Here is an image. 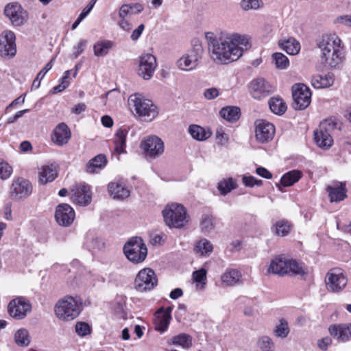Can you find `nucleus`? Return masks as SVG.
Returning <instances> with one entry per match:
<instances>
[{
    "mask_svg": "<svg viewBox=\"0 0 351 351\" xmlns=\"http://www.w3.org/2000/svg\"><path fill=\"white\" fill-rule=\"evenodd\" d=\"M211 59L218 64H227L237 60L243 54V47L249 45L247 38L234 34L226 38L217 37L213 32L205 35Z\"/></svg>",
    "mask_w": 351,
    "mask_h": 351,
    "instance_id": "1",
    "label": "nucleus"
},
{
    "mask_svg": "<svg viewBox=\"0 0 351 351\" xmlns=\"http://www.w3.org/2000/svg\"><path fill=\"white\" fill-rule=\"evenodd\" d=\"M128 104L135 111L136 115L143 121H152L158 114V108L152 101L145 98L141 94L130 95Z\"/></svg>",
    "mask_w": 351,
    "mask_h": 351,
    "instance_id": "2",
    "label": "nucleus"
},
{
    "mask_svg": "<svg viewBox=\"0 0 351 351\" xmlns=\"http://www.w3.org/2000/svg\"><path fill=\"white\" fill-rule=\"evenodd\" d=\"M82 310V301L78 298L64 296L54 306L56 316L62 321H71L75 319Z\"/></svg>",
    "mask_w": 351,
    "mask_h": 351,
    "instance_id": "3",
    "label": "nucleus"
},
{
    "mask_svg": "<svg viewBox=\"0 0 351 351\" xmlns=\"http://www.w3.org/2000/svg\"><path fill=\"white\" fill-rule=\"evenodd\" d=\"M162 213L165 224L170 228H182L189 220L186 208L179 204L167 205Z\"/></svg>",
    "mask_w": 351,
    "mask_h": 351,
    "instance_id": "4",
    "label": "nucleus"
},
{
    "mask_svg": "<svg viewBox=\"0 0 351 351\" xmlns=\"http://www.w3.org/2000/svg\"><path fill=\"white\" fill-rule=\"evenodd\" d=\"M204 53V48L199 40L193 43L192 48L184 53L177 61L179 69L184 71H191L195 69Z\"/></svg>",
    "mask_w": 351,
    "mask_h": 351,
    "instance_id": "5",
    "label": "nucleus"
},
{
    "mask_svg": "<svg viewBox=\"0 0 351 351\" xmlns=\"http://www.w3.org/2000/svg\"><path fill=\"white\" fill-rule=\"evenodd\" d=\"M123 253L132 263H143L147 255V248L143 239L138 237L130 238L124 245Z\"/></svg>",
    "mask_w": 351,
    "mask_h": 351,
    "instance_id": "6",
    "label": "nucleus"
},
{
    "mask_svg": "<svg viewBox=\"0 0 351 351\" xmlns=\"http://www.w3.org/2000/svg\"><path fill=\"white\" fill-rule=\"evenodd\" d=\"M325 282L328 291L339 293L346 288L348 284V278L342 269L332 268L326 274Z\"/></svg>",
    "mask_w": 351,
    "mask_h": 351,
    "instance_id": "7",
    "label": "nucleus"
},
{
    "mask_svg": "<svg viewBox=\"0 0 351 351\" xmlns=\"http://www.w3.org/2000/svg\"><path fill=\"white\" fill-rule=\"evenodd\" d=\"M335 128V123L331 120H324L314 132V139L316 144L322 149H328L333 144L331 132Z\"/></svg>",
    "mask_w": 351,
    "mask_h": 351,
    "instance_id": "8",
    "label": "nucleus"
},
{
    "mask_svg": "<svg viewBox=\"0 0 351 351\" xmlns=\"http://www.w3.org/2000/svg\"><path fill=\"white\" fill-rule=\"evenodd\" d=\"M158 284V279L154 271L150 268H144L138 271L134 287L138 292L152 290Z\"/></svg>",
    "mask_w": 351,
    "mask_h": 351,
    "instance_id": "9",
    "label": "nucleus"
},
{
    "mask_svg": "<svg viewBox=\"0 0 351 351\" xmlns=\"http://www.w3.org/2000/svg\"><path fill=\"white\" fill-rule=\"evenodd\" d=\"M293 108L297 110L306 109L311 101V91L304 84H298L292 88Z\"/></svg>",
    "mask_w": 351,
    "mask_h": 351,
    "instance_id": "10",
    "label": "nucleus"
},
{
    "mask_svg": "<svg viewBox=\"0 0 351 351\" xmlns=\"http://www.w3.org/2000/svg\"><path fill=\"white\" fill-rule=\"evenodd\" d=\"M32 311L29 300L23 296L16 297L10 301L8 305V314L15 319H23Z\"/></svg>",
    "mask_w": 351,
    "mask_h": 351,
    "instance_id": "11",
    "label": "nucleus"
},
{
    "mask_svg": "<svg viewBox=\"0 0 351 351\" xmlns=\"http://www.w3.org/2000/svg\"><path fill=\"white\" fill-rule=\"evenodd\" d=\"M249 93L255 99L260 100L274 92V87L264 78L258 77L249 84Z\"/></svg>",
    "mask_w": 351,
    "mask_h": 351,
    "instance_id": "12",
    "label": "nucleus"
},
{
    "mask_svg": "<svg viewBox=\"0 0 351 351\" xmlns=\"http://www.w3.org/2000/svg\"><path fill=\"white\" fill-rule=\"evenodd\" d=\"M141 147L145 156L151 158H158L164 152L163 141L156 136H150L143 141Z\"/></svg>",
    "mask_w": 351,
    "mask_h": 351,
    "instance_id": "13",
    "label": "nucleus"
},
{
    "mask_svg": "<svg viewBox=\"0 0 351 351\" xmlns=\"http://www.w3.org/2000/svg\"><path fill=\"white\" fill-rule=\"evenodd\" d=\"M10 193L12 198L15 200H21L32 194V186L27 180L18 178L12 181Z\"/></svg>",
    "mask_w": 351,
    "mask_h": 351,
    "instance_id": "14",
    "label": "nucleus"
},
{
    "mask_svg": "<svg viewBox=\"0 0 351 351\" xmlns=\"http://www.w3.org/2000/svg\"><path fill=\"white\" fill-rule=\"evenodd\" d=\"M157 63L155 56L145 53L139 57L138 74L145 80H149L154 73Z\"/></svg>",
    "mask_w": 351,
    "mask_h": 351,
    "instance_id": "15",
    "label": "nucleus"
},
{
    "mask_svg": "<svg viewBox=\"0 0 351 351\" xmlns=\"http://www.w3.org/2000/svg\"><path fill=\"white\" fill-rule=\"evenodd\" d=\"M4 14L15 26L23 25L27 19L26 11L17 3L8 4L5 8Z\"/></svg>",
    "mask_w": 351,
    "mask_h": 351,
    "instance_id": "16",
    "label": "nucleus"
},
{
    "mask_svg": "<svg viewBox=\"0 0 351 351\" xmlns=\"http://www.w3.org/2000/svg\"><path fill=\"white\" fill-rule=\"evenodd\" d=\"M91 192L87 184H80L71 189V201L80 206H87L91 202Z\"/></svg>",
    "mask_w": 351,
    "mask_h": 351,
    "instance_id": "17",
    "label": "nucleus"
},
{
    "mask_svg": "<svg viewBox=\"0 0 351 351\" xmlns=\"http://www.w3.org/2000/svg\"><path fill=\"white\" fill-rule=\"evenodd\" d=\"M15 34L11 31H4L0 35L1 56H14L16 52Z\"/></svg>",
    "mask_w": 351,
    "mask_h": 351,
    "instance_id": "18",
    "label": "nucleus"
},
{
    "mask_svg": "<svg viewBox=\"0 0 351 351\" xmlns=\"http://www.w3.org/2000/svg\"><path fill=\"white\" fill-rule=\"evenodd\" d=\"M75 213L67 204H60L56 209L55 218L57 223L62 226H69L74 221Z\"/></svg>",
    "mask_w": 351,
    "mask_h": 351,
    "instance_id": "19",
    "label": "nucleus"
},
{
    "mask_svg": "<svg viewBox=\"0 0 351 351\" xmlns=\"http://www.w3.org/2000/svg\"><path fill=\"white\" fill-rule=\"evenodd\" d=\"M275 134V128L273 124L263 120L256 123L255 136L256 140L261 143H267L272 140Z\"/></svg>",
    "mask_w": 351,
    "mask_h": 351,
    "instance_id": "20",
    "label": "nucleus"
},
{
    "mask_svg": "<svg viewBox=\"0 0 351 351\" xmlns=\"http://www.w3.org/2000/svg\"><path fill=\"white\" fill-rule=\"evenodd\" d=\"M51 138L53 143L62 147L66 145L71 139V130L65 123H60L53 130Z\"/></svg>",
    "mask_w": 351,
    "mask_h": 351,
    "instance_id": "21",
    "label": "nucleus"
},
{
    "mask_svg": "<svg viewBox=\"0 0 351 351\" xmlns=\"http://www.w3.org/2000/svg\"><path fill=\"white\" fill-rule=\"evenodd\" d=\"M328 332L331 336L340 342L351 340V324L344 323L330 325Z\"/></svg>",
    "mask_w": 351,
    "mask_h": 351,
    "instance_id": "22",
    "label": "nucleus"
},
{
    "mask_svg": "<svg viewBox=\"0 0 351 351\" xmlns=\"http://www.w3.org/2000/svg\"><path fill=\"white\" fill-rule=\"evenodd\" d=\"M318 48L322 53L343 49L341 40L335 34L324 35L318 43Z\"/></svg>",
    "mask_w": 351,
    "mask_h": 351,
    "instance_id": "23",
    "label": "nucleus"
},
{
    "mask_svg": "<svg viewBox=\"0 0 351 351\" xmlns=\"http://www.w3.org/2000/svg\"><path fill=\"white\" fill-rule=\"evenodd\" d=\"M311 82L315 88H327L334 84L335 75L331 72L315 74L312 76Z\"/></svg>",
    "mask_w": 351,
    "mask_h": 351,
    "instance_id": "24",
    "label": "nucleus"
},
{
    "mask_svg": "<svg viewBox=\"0 0 351 351\" xmlns=\"http://www.w3.org/2000/svg\"><path fill=\"white\" fill-rule=\"evenodd\" d=\"M343 49L321 54L322 61L326 66L330 68L338 66L343 62Z\"/></svg>",
    "mask_w": 351,
    "mask_h": 351,
    "instance_id": "25",
    "label": "nucleus"
},
{
    "mask_svg": "<svg viewBox=\"0 0 351 351\" xmlns=\"http://www.w3.org/2000/svg\"><path fill=\"white\" fill-rule=\"evenodd\" d=\"M287 261L288 258L285 256H279L273 259L267 269V274H278L284 276L287 274Z\"/></svg>",
    "mask_w": 351,
    "mask_h": 351,
    "instance_id": "26",
    "label": "nucleus"
},
{
    "mask_svg": "<svg viewBox=\"0 0 351 351\" xmlns=\"http://www.w3.org/2000/svg\"><path fill=\"white\" fill-rule=\"evenodd\" d=\"M242 274L241 271L237 269H228L221 275V280L223 284L226 286H236L243 283Z\"/></svg>",
    "mask_w": 351,
    "mask_h": 351,
    "instance_id": "27",
    "label": "nucleus"
},
{
    "mask_svg": "<svg viewBox=\"0 0 351 351\" xmlns=\"http://www.w3.org/2000/svg\"><path fill=\"white\" fill-rule=\"evenodd\" d=\"M108 191L115 199H124L130 195L129 189L122 182H110L108 184Z\"/></svg>",
    "mask_w": 351,
    "mask_h": 351,
    "instance_id": "28",
    "label": "nucleus"
},
{
    "mask_svg": "<svg viewBox=\"0 0 351 351\" xmlns=\"http://www.w3.org/2000/svg\"><path fill=\"white\" fill-rule=\"evenodd\" d=\"M331 202H339L346 197V184L340 182L336 186H328L326 188Z\"/></svg>",
    "mask_w": 351,
    "mask_h": 351,
    "instance_id": "29",
    "label": "nucleus"
},
{
    "mask_svg": "<svg viewBox=\"0 0 351 351\" xmlns=\"http://www.w3.org/2000/svg\"><path fill=\"white\" fill-rule=\"evenodd\" d=\"M107 164V158L104 154H98L89 160L86 165V172L89 173H98Z\"/></svg>",
    "mask_w": 351,
    "mask_h": 351,
    "instance_id": "30",
    "label": "nucleus"
},
{
    "mask_svg": "<svg viewBox=\"0 0 351 351\" xmlns=\"http://www.w3.org/2000/svg\"><path fill=\"white\" fill-rule=\"evenodd\" d=\"M57 175V170L52 165H45L39 170L38 181L41 184H46L54 180Z\"/></svg>",
    "mask_w": 351,
    "mask_h": 351,
    "instance_id": "31",
    "label": "nucleus"
},
{
    "mask_svg": "<svg viewBox=\"0 0 351 351\" xmlns=\"http://www.w3.org/2000/svg\"><path fill=\"white\" fill-rule=\"evenodd\" d=\"M279 47L289 55H296L300 50V44L293 37L278 40Z\"/></svg>",
    "mask_w": 351,
    "mask_h": 351,
    "instance_id": "32",
    "label": "nucleus"
},
{
    "mask_svg": "<svg viewBox=\"0 0 351 351\" xmlns=\"http://www.w3.org/2000/svg\"><path fill=\"white\" fill-rule=\"evenodd\" d=\"M170 319L171 315L168 312H163L162 310L157 311L154 319L155 329L160 332H164L169 326Z\"/></svg>",
    "mask_w": 351,
    "mask_h": 351,
    "instance_id": "33",
    "label": "nucleus"
},
{
    "mask_svg": "<svg viewBox=\"0 0 351 351\" xmlns=\"http://www.w3.org/2000/svg\"><path fill=\"white\" fill-rule=\"evenodd\" d=\"M127 134L128 130L126 129L120 128L114 135V152L119 155L125 152Z\"/></svg>",
    "mask_w": 351,
    "mask_h": 351,
    "instance_id": "34",
    "label": "nucleus"
},
{
    "mask_svg": "<svg viewBox=\"0 0 351 351\" xmlns=\"http://www.w3.org/2000/svg\"><path fill=\"white\" fill-rule=\"evenodd\" d=\"M114 45V43L110 40H99L93 45L94 55L97 57L106 56Z\"/></svg>",
    "mask_w": 351,
    "mask_h": 351,
    "instance_id": "35",
    "label": "nucleus"
},
{
    "mask_svg": "<svg viewBox=\"0 0 351 351\" xmlns=\"http://www.w3.org/2000/svg\"><path fill=\"white\" fill-rule=\"evenodd\" d=\"M189 132L194 139L197 141H205L211 135L209 130H206L204 128L195 124L189 126Z\"/></svg>",
    "mask_w": 351,
    "mask_h": 351,
    "instance_id": "36",
    "label": "nucleus"
},
{
    "mask_svg": "<svg viewBox=\"0 0 351 351\" xmlns=\"http://www.w3.org/2000/svg\"><path fill=\"white\" fill-rule=\"evenodd\" d=\"M200 229L202 232L208 234L213 232L215 228V218L211 215L205 214L202 216Z\"/></svg>",
    "mask_w": 351,
    "mask_h": 351,
    "instance_id": "37",
    "label": "nucleus"
},
{
    "mask_svg": "<svg viewBox=\"0 0 351 351\" xmlns=\"http://www.w3.org/2000/svg\"><path fill=\"white\" fill-rule=\"evenodd\" d=\"M219 114L224 119L230 122H234L239 118L240 109L238 107L227 106L223 108Z\"/></svg>",
    "mask_w": 351,
    "mask_h": 351,
    "instance_id": "38",
    "label": "nucleus"
},
{
    "mask_svg": "<svg viewBox=\"0 0 351 351\" xmlns=\"http://www.w3.org/2000/svg\"><path fill=\"white\" fill-rule=\"evenodd\" d=\"M302 176L301 171L293 170L284 174L280 179V182L284 186H290L297 182Z\"/></svg>",
    "mask_w": 351,
    "mask_h": 351,
    "instance_id": "39",
    "label": "nucleus"
},
{
    "mask_svg": "<svg viewBox=\"0 0 351 351\" xmlns=\"http://www.w3.org/2000/svg\"><path fill=\"white\" fill-rule=\"evenodd\" d=\"M287 274L304 276L306 274V269L295 260L288 258Z\"/></svg>",
    "mask_w": 351,
    "mask_h": 351,
    "instance_id": "40",
    "label": "nucleus"
},
{
    "mask_svg": "<svg viewBox=\"0 0 351 351\" xmlns=\"http://www.w3.org/2000/svg\"><path fill=\"white\" fill-rule=\"evenodd\" d=\"M14 341L19 346H29L31 339L28 330L24 328L19 329L14 334Z\"/></svg>",
    "mask_w": 351,
    "mask_h": 351,
    "instance_id": "41",
    "label": "nucleus"
},
{
    "mask_svg": "<svg viewBox=\"0 0 351 351\" xmlns=\"http://www.w3.org/2000/svg\"><path fill=\"white\" fill-rule=\"evenodd\" d=\"M237 187V184L232 178L221 180L218 183L217 186V189L222 195H227L232 190L235 189Z\"/></svg>",
    "mask_w": 351,
    "mask_h": 351,
    "instance_id": "42",
    "label": "nucleus"
},
{
    "mask_svg": "<svg viewBox=\"0 0 351 351\" xmlns=\"http://www.w3.org/2000/svg\"><path fill=\"white\" fill-rule=\"evenodd\" d=\"M270 110L276 114H282L287 110V106L280 98L273 97L269 101Z\"/></svg>",
    "mask_w": 351,
    "mask_h": 351,
    "instance_id": "43",
    "label": "nucleus"
},
{
    "mask_svg": "<svg viewBox=\"0 0 351 351\" xmlns=\"http://www.w3.org/2000/svg\"><path fill=\"white\" fill-rule=\"evenodd\" d=\"M171 343L175 346H180L184 348H189L192 346V338L187 334L182 333L173 337Z\"/></svg>",
    "mask_w": 351,
    "mask_h": 351,
    "instance_id": "44",
    "label": "nucleus"
},
{
    "mask_svg": "<svg viewBox=\"0 0 351 351\" xmlns=\"http://www.w3.org/2000/svg\"><path fill=\"white\" fill-rule=\"evenodd\" d=\"M289 331L288 322L285 319H281L275 326L274 333L276 337L285 339L288 336Z\"/></svg>",
    "mask_w": 351,
    "mask_h": 351,
    "instance_id": "45",
    "label": "nucleus"
},
{
    "mask_svg": "<svg viewBox=\"0 0 351 351\" xmlns=\"http://www.w3.org/2000/svg\"><path fill=\"white\" fill-rule=\"evenodd\" d=\"M257 346L261 351H275V344L268 336H262L257 340Z\"/></svg>",
    "mask_w": 351,
    "mask_h": 351,
    "instance_id": "46",
    "label": "nucleus"
},
{
    "mask_svg": "<svg viewBox=\"0 0 351 351\" xmlns=\"http://www.w3.org/2000/svg\"><path fill=\"white\" fill-rule=\"evenodd\" d=\"M213 245L206 239H201L195 245L196 252L200 253L202 255L210 254L213 252Z\"/></svg>",
    "mask_w": 351,
    "mask_h": 351,
    "instance_id": "47",
    "label": "nucleus"
},
{
    "mask_svg": "<svg viewBox=\"0 0 351 351\" xmlns=\"http://www.w3.org/2000/svg\"><path fill=\"white\" fill-rule=\"evenodd\" d=\"M275 233L278 236L285 237L289 234L291 230V224L285 220L277 221L274 224Z\"/></svg>",
    "mask_w": 351,
    "mask_h": 351,
    "instance_id": "48",
    "label": "nucleus"
},
{
    "mask_svg": "<svg viewBox=\"0 0 351 351\" xmlns=\"http://www.w3.org/2000/svg\"><path fill=\"white\" fill-rule=\"evenodd\" d=\"M273 62L279 69H285L289 65L288 58L282 53H275L272 56Z\"/></svg>",
    "mask_w": 351,
    "mask_h": 351,
    "instance_id": "49",
    "label": "nucleus"
},
{
    "mask_svg": "<svg viewBox=\"0 0 351 351\" xmlns=\"http://www.w3.org/2000/svg\"><path fill=\"white\" fill-rule=\"evenodd\" d=\"M261 0H242L240 3L241 7L244 10H256L262 5Z\"/></svg>",
    "mask_w": 351,
    "mask_h": 351,
    "instance_id": "50",
    "label": "nucleus"
},
{
    "mask_svg": "<svg viewBox=\"0 0 351 351\" xmlns=\"http://www.w3.org/2000/svg\"><path fill=\"white\" fill-rule=\"evenodd\" d=\"M75 332L81 337L90 334L91 328L88 324L83 322H78L75 324Z\"/></svg>",
    "mask_w": 351,
    "mask_h": 351,
    "instance_id": "51",
    "label": "nucleus"
},
{
    "mask_svg": "<svg viewBox=\"0 0 351 351\" xmlns=\"http://www.w3.org/2000/svg\"><path fill=\"white\" fill-rule=\"evenodd\" d=\"M193 279L195 282L202 284L201 288H204L206 281V270L204 268H202L197 271H194L193 273Z\"/></svg>",
    "mask_w": 351,
    "mask_h": 351,
    "instance_id": "52",
    "label": "nucleus"
},
{
    "mask_svg": "<svg viewBox=\"0 0 351 351\" xmlns=\"http://www.w3.org/2000/svg\"><path fill=\"white\" fill-rule=\"evenodd\" d=\"M12 173V167L6 162H0V179H8Z\"/></svg>",
    "mask_w": 351,
    "mask_h": 351,
    "instance_id": "53",
    "label": "nucleus"
},
{
    "mask_svg": "<svg viewBox=\"0 0 351 351\" xmlns=\"http://www.w3.org/2000/svg\"><path fill=\"white\" fill-rule=\"evenodd\" d=\"M243 184L247 187H253L254 186H261L263 181L258 180L252 176H243L242 178Z\"/></svg>",
    "mask_w": 351,
    "mask_h": 351,
    "instance_id": "54",
    "label": "nucleus"
},
{
    "mask_svg": "<svg viewBox=\"0 0 351 351\" xmlns=\"http://www.w3.org/2000/svg\"><path fill=\"white\" fill-rule=\"evenodd\" d=\"M219 95V90L215 87L205 89L204 96L206 99L211 100L217 98Z\"/></svg>",
    "mask_w": 351,
    "mask_h": 351,
    "instance_id": "55",
    "label": "nucleus"
},
{
    "mask_svg": "<svg viewBox=\"0 0 351 351\" xmlns=\"http://www.w3.org/2000/svg\"><path fill=\"white\" fill-rule=\"evenodd\" d=\"M87 41L86 40H80L77 45H75L73 48L74 51L73 53V56L74 58H77L84 51L86 46Z\"/></svg>",
    "mask_w": 351,
    "mask_h": 351,
    "instance_id": "56",
    "label": "nucleus"
},
{
    "mask_svg": "<svg viewBox=\"0 0 351 351\" xmlns=\"http://www.w3.org/2000/svg\"><path fill=\"white\" fill-rule=\"evenodd\" d=\"M216 138L221 145L226 144L228 141V137L222 128H218L217 130Z\"/></svg>",
    "mask_w": 351,
    "mask_h": 351,
    "instance_id": "57",
    "label": "nucleus"
},
{
    "mask_svg": "<svg viewBox=\"0 0 351 351\" xmlns=\"http://www.w3.org/2000/svg\"><path fill=\"white\" fill-rule=\"evenodd\" d=\"M55 58H52L45 67L38 73V78L43 80L46 73L52 68L54 64Z\"/></svg>",
    "mask_w": 351,
    "mask_h": 351,
    "instance_id": "58",
    "label": "nucleus"
},
{
    "mask_svg": "<svg viewBox=\"0 0 351 351\" xmlns=\"http://www.w3.org/2000/svg\"><path fill=\"white\" fill-rule=\"evenodd\" d=\"M332 343V340L330 337H326L318 341V346L322 350H326L329 346Z\"/></svg>",
    "mask_w": 351,
    "mask_h": 351,
    "instance_id": "59",
    "label": "nucleus"
},
{
    "mask_svg": "<svg viewBox=\"0 0 351 351\" xmlns=\"http://www.w3.org/2000/svg\"><path fill=\"white\" fill-rule=\"evenodd\" d=\"M256 172L258 176H260L264 178L271 179L272 178V174L265 167H258L256 169Z\"/></svg>",
    "mask_w": 351,
    "mask_h": 351,
    "instance_id": "60",
    "label": "nucleus"
},
{
    "mask_svg": "<svg viewBox=\"0 0 351 351\" xmlns=\"http://www.w3.org/2000/svg\"><path fill=\"white\" fill-rule=\"evenodd\" d=\"M145 29V25L143 24H141L136 29H135L132 34L131 39L134 41L137 40L138 38L141 36L142 32Z\"/></svg>",
    "mask_w": 351,
    "mask_h": 351,
    "instance_id": "61",
    "label": "nucleus"
},
{
    "mask_svg": "<svg viewBox=\"0 0 351 351\" xmlns=\"http://www.w3.org/2000/svg\"><path fill=\"white\" fill-rule=\"evenodd\" d=\"M129 9H131L130 4H124L121 6L119 12L120 18H125L129 14Z\"/></svg>",
    "mask_w": 351,
    "mask_h": 351,
    "instance_id": "62",
    "label": "nucleus"
},
{
    "mask_svg": "<svg viewBox=\"0 0 351 351\" xmlns=\"http://www.w3.org/2000/svg\"><path fill=\"white\" fill-rule=\"evenodd\" d=\"M96 2V0H91V1L89 3V4L88 5H86L84 10L82 11V12L80 13V16L84 19L88 14L89 12L91 11V10L93 9L95 3Z\"/></svg>",
    "mask_w": 351,
    "mask_h": 351,
    "instance_id": "63",
    "label": "nucleus"
},
{
    "mask_svg": "<svg viewBox=\"0 0 351 351\" xmlns=\"http://www.w3.org/2000/svg\"><path fill=\"white\" fill-rule=\"evenodd\" d=\"M131 9L133 10L132 14H136L141 13L143 10V5L139 3H130Z\"/></svg>",
    "mask_w": 351,
    "mask_h": 351,
    "instance_id": "64",
    "label": "nucleus"
}]
</instances>
